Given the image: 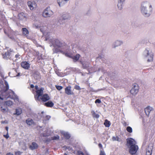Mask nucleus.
<instances>
[{
    "mask_svg": "<svg viewBox=\"0 0 155 155\" xmlns=\"http://www.w3.org/2000/svg\"><path fill=\"white\" fill-rule=\"evenodd\" d=\"M4 136L7 139L9 137V136L8 134H7L6 135H4Z\"/></svg>",
    "mask_w": 155,
    "mask_h": 155,
    "instance_id": "nucleus-43",
    "label": "nucleus"
},
{
    "mask_svg": "<svg viewBox=\"0 0 155 155\" xmlns=\"http://www.w3.org/2000/svg\"><path fill=\"white\" fill-rule=\"evenodd\" d=\"M4 1H5V0H3Z\"/></svg>",
    "mask_w": 155,
    "mask_h": 155,
    "instance_id": "nucleus-53",
    "label": "nucleus"
},
{
    "mask_svg": "<svg viewBox=\"0 0 155 155\" xmlns=\"http://www.w3.org/2000/svg\"><path fill=\"white\" fill-rule=\"evenodd\" d=\"M30 87L31 88H33L34 87V86L33 84H31L30 85Z\"/></svg>",
    "mask_w": 155,
    "mask_h": 155,
    "instance_id": "nucleus-46",
    "label": "nucleus"
},
{
    "mask_svg": "<svg viewBox=\"0 0 155 155\" xmlns=\"http://www.w3.org/2000/svg\"><path fill=\"white\" fill-rule=\"evenodd\" d=\"M126 130L127 131L130 133H131L132 132V128L128 126L127 127Z\"/></svg>",
    "mask_w": 155,
    "mask_h": 155,
    "instance_id": "nucleus-31",
    "label": "nucleus"
},
{
    "mask_svg": "<svg viewBox=\"0 0 155 155\" xmlns=\"http://www.w3.org/2000/svg\"><path fill=\"white\" fill-rule=\"evenodd\" d=\"M74 88L77 90H80L81 89L80 87L78 85H75L74 86Z\"/></svg>",
    "mask_w": 155,
    "mask_h": 155,
    "instance_id": "nucleus-34",
    "label": "nucleus"
},
{
    "mask_svg": "<svg viewBox=\"0 0 155 155\" xmlns=\"http://www.w3.org/2000/svg\"><path fill=\"white\" fill-rule=\"evenodd\" d=\"M133 87L130 91V92L131 94L133 95H135L138 92L139 89V87L138 85L137 84H134L133 85Z\"/></svg>",
    "mask_w": 155,
    "mask_h": 155,
    "instance_id": "nucleus-5",
    "label": "nucleus"
},
{
    "mask_svg": "<svg viewBox=\"0 0 155 155\" xmlns=\"http://www.w3.org/2000/svg\"><path fill=\"white\" fill-rule=\"evenodd\" d=\"M51 42L52 43L53 46L54 47L61 48L64 47V48H66L67 45L64 42H60L58 39H55L54 40H51Z\"/></svg>",
    "mask_w": 155,
    "mask_h": 155,
    "instance_id": "nucleus-3",
    "label": "nucleus"
},
{
    "mask_svg": "<svg viewBox=\"0 0 155 155\" xmlns=\"http://www.w3.org/2000/svg\"><path fill=\"white\" fill-rule=\"evenodd\" d=\"M65 55L66 56L73 59L74 62L78 61L80 57V55L79 54H77L74 56H72L71 54H70L69 53H66Z\"/></svg>",
    "mask_w": 155,
    "mask_h": 155,
    "instance_id": "nucleus-7",
    "label": "nucleus"
},
{
    "mask_svg": "<svg viewBox=\"0 0 155 155\" xmlns=\"http://www.w3.org/2000/svg\"><path fill=\"white\" fill-rule=\"evenodd\" d=\"M44 90V88L41 87L39 90L35 91L36 94L34 95V97L36 101H41L45 102L50 100V98L48 94H43Z\"/></svg>",
    "mask_w": 155,
    "mask_h": 155,
    "instance_id": "nucleus-1",
    "label": "nucleus"
},
{
    "mask_svg": "<svg viewBox=\"0 0 155 155\" xmlns=\"http://www.w3.org/2000/svg\"><path fill=\"white\" fill-rule=\"evenodd\" d=\"M35 89L36 90V91H37L38 90H39L40 89H38V86L37 85H35Z\"/></svg>",
    "mask_w": 155,
    "mask_h": 155,
    "instance_id": "nucleus-42",
    "label": "nucleus"
},
{
    "mask_svg": "<svg viewBox=\"0 0 155 155\" xmlns=\"http://www.w3.org/2000/svg\"><path fill=\"white\" fill-rule=\"evenodd\" d=\"M6 155H14L12 153H8L6 154Z\"/></svg>",
    "mask_w": 155,
    "mask_h": 155,
    "instance_id": "nucleus-45",
    "label": "nucleus"
},
{
    "mask_svg": "<svg viewBox=\"0 0 155 155\" xmlns=\"http://www.w3.org/2000/svg\"><path fill=\"white\" fill-rule=\"evenodd\" d=\"M98 146L101 148H102V145L100 143H99V144H98Z\"/></svg>",
    "mask_w": 155,
    "mask_h": 155,
    "instance_id": "nucleus-41",
    "label": "nucleus"
},
{
    "mask_svg": "<svg viewBox=\"0 0 155 155\" xmlns=\"http://www.w3.org/2000/svg\"><path fill=\"white\" fill-rule=\"evenodd\" d=\"M19 55L18 54H17L16 55H15V57L17 58H19Z\"/></svg>",
    "mask_w": 155,
    "mask_h": 155,
    "instance_id": "nucleus-44",
    "label": "nucleus"
},
{
    "mask_svg": "<svg viewBox=\"0 0 155 155\" xmlns=\"http://www.w3.org/2000/svg\"><path fill=\"white\" fill-rule=\"evenodd\" d=\"M68 0H57V2L60 6L63 5Z\"/></svg>",
    "mask_w": 155,
    "mask_h": 155,
    "instance_id": "nucleus-18",
    "label": "nucleus"
},
{
    "mask_svg": "<svg viewBox=\"0 0 155 155\" xmlns=\"http://www.w3.org/2000/svg\"><path fill=\"white\" fill-rule=\"evenodd\" d=\"M152 108L150 106H148L145 109V112L146 115L148 116Z\"/></svg>",
    "mask_w": 155,
    "mask_h": 155,
    "instance_id": "nucleus-14",
    "label": "nucleus"
},
{
    "mask_svg": "<svg viewBox=\"0 0 155 155\" xmlns=\"http://www.w3.org/2000/svg\"><path fill=\"white\" fill-rule=\"evenodd\" d=\"M5 86L4 87L3 89V91L4 92H5L8 90L9 86L7 82L6 81H5Z\"/></svg>",
    "mask_w": 155,
    "mask_h": 155,
    "instance_id": "nucleus-20",
    "label": "nucleus"
},
{
    "mask_svg": "<svg viewBox=\"0 0 155 155\" xmlns=\"http://www.w3.org/2000/svg\"><path fill=\"white\" fill-rule=\"evenodd\" d=\"M51 117L49 115H47L45 117L46 120H48Z\"/></svg>",
    "mask_w": 155,
    "mask_h": 155,
    "instance_id": "nucleus-40",
    "label": "nucleus"
},
{
    "mask_svg": "<svg viewBox=\"0 0 155 155\" xmlns=\"http://www.w3.org/2000/svg\"><path fill=\"white\" fill-rule=\"evenodd\" d=\"M18 19L20 20H23L27 19V15L26 14L23 12H20L18 15Z\"/></svg>",
    "mask_w": 155,
    "mask_h": 155,
    "instance_id": "nucleus-9",
    "label": "nucleus"
},
{
    "mask_svg": "<svg viewBox=\"0 0 155 155\" xmlns=\"http://www.w3.org/2000/svg\"><path fill=\"white\" fill-rule=\"evenodd\" d=\"M22 34L25 35H28L29 32L27 29L26 28H22L21 29Z\"/></svg>",
    "mask_w": 155,
    "mask_h": 155,
    "instance_id": "nucleus-19",
    "label": "nucleus"
},
{
    "mask_svg": "<svg viewBox=\"0 0 155 155\" xmlns=\"http://www.w3.org/2000/svg\"><path fill=\"white\" fill-rule=\"evenodd\" d=\"M63 135L64 137L66 139H68L71 137V136L70 134L67 132L64 133L63 134Z\"/></svg>",
    "mask_w": 155,
    "mask_h": 155,
    "instance_id": "nucleus-25",
    "label": "nucleus"
},
{
    "mask_svg": "<svg viewBox=\"0 0 155 155\" xmlns=\"http://www.w3.org/2000/svg\"><path fill=\"white\" fill-rule=\"evenodd\" d=\"M83 155H84V154Z\"/></svg>",
    "mask_w": 155,
    "mask_h": 155,
    "instance_id": "nucleus-54",
    "label": "nucleus"
},
{
    "mask_svg": "<svg viewBox=\"0 0 155 155\" xmlns=\"http://www.w3.org/2000/svg\"><path fill=\"white\" fill-rule=\"evenodd\" d=\"M99 155H106V154L104 151L101 150Z\"/></svg>",
    "mask_w": 155,
    "mask_h": 155,
    "instance_id": "nucleus-38",
    "label": "nucleus"
},
{
    "mask_svg": "<svg viewBox=\"0 0 155 155\" xmlns=\"http://www.w3.org/2000/svg\"><path fill=\"white\" fill-rule=\"evenodd\" d=\"M123 125L125 126H126V125H128L127 124V123L126 122H124V123L123 124Z\"/></svg>",
    "mask_w": 155,
    "mask_h": 155,
    "instance_id": "nucleus-47",
    "label": "nucleus"
},
{
    "mask_svg": "<svg viewBox=\"0 0 155 155\" xmlns=\"http://www.w3.org/2000/svg\"><path fill=\"white\" fill-rule=\"evenodd\" d=\"M145 52L147 54V55L146 56L148 57L147 61L148 62H150L153 61V55L152 52L150 51V52H149V51L147 49H146L145 51Z\"/></svg>",
    "mask_w": 155,
    "mask_h": 155,
    "instance_id": "nucleus-6",
    "label": "nucleus"
},
{
    "mask_svg": "<svg viewBox=\"0 0 155 155\" xmlns=\"http://www.w3.org/2000/svg\"><path fill=\"white\" fill-rule=\"evenodd\" d=\"M38 145L35 142H33L29 146L30 149L31 150H34L38 148Z\"/></svg>",
    "mask_w": 155,
    "mask_h": 155,
    "instance_id": "nucleus-13",
    "label": "nucleus"
},
{
    "mask_svg": "<svg viewBox=\"0 0 155 155\" xmlns=\"http://www.w3.org/2000/svg\"><path fill=\"white\" fill-rule=\"evenodd\" d=\"M64 155H68L66 153H64Z\"/></svg>",
    "mask_w": 155,
    "mask_h": 155,
    "instance_id": "nucleus-51",
    "label": "nucleus"
},
{
    "mask_svg": "<svg viewBox=\"0 0 155 155\" xmlns=\"http://www.w3.org/2000/svg\"><path fill=\"white\" fill-rule=\"evenodd\" d=\"M21 153L22 152L20 151H17L15 153V155H20L21 154Z\"/></svg>",
    "mask_w": 155,
    "mask_h": 155,
    "instance_id": "nucleus-37",
    "label": "nucleus"
},
{
    "mask_svg": "<svg viewBox=\"0 0 155 155\" xmlns=\"http://www.w3.org/2000/svg\"><path fill=\"white\" fill-rule=\"evenodd\" d=\"M22 112V110L21 109H16L15 114L18 115H19L21 114Z\"/></svg>",
    "mask_w": 155,
    "mask_h": 155,
    "instance_id": "nucleus-26",
    "label": "nucleus"
},
{
    "mask_svg": "<svg viewBox=\"0 0 155 155\" xmlns=\"http://www.w3.org/2000/svg\"><path fill=\"white\" fill-rule=\"evenodd\" d=\"M95 103L96 104L97 103L100 104L101 103V101L99 99H97L95 100Z\"/></svg>",
    "mask_w": 155,
    "mask_h": 155,
    "instance_id": "nucleus-36",
    "label": "nucleus"
},
{
    "mask_svg": "<svg viewBox=\"0 0 155 155\" xmlns=\"http://www.w3.org/2000/svg\"><path fill=\"white\" fill-rule=\"evenodd\" d=\"M21 66L23 68L28 69L30 68V64L27 61H23L21 63Z\"/></svg>",
    "mask_w": 155,
    "mask_h": 155,
    "instance_id": "nucleus-12",
    "label": "nucleus"
},
{
    "mask_svg": "<svg viewBox=\"0 0 155 155\" xmlns=\"http://www.w3.org/2000/svg\"><path fill=\"white\" fill-rule=\"evenodd\" d=\"M5 104L7 105L10 106L12 105L13 102L9 100L5 101Z\"/></svg>",
    "mask_w": 155,
    "mask_h": 155,
    "instance_id": "nucleus-28",
    "label": "nucleus"
},
{
    "mask_svg": "<svg viewBox=\"0 0 155 155\" xmlns=\"http://www.w3.org/2000/svg\"><path fill=\"white\" fill-rule=\"evenodd\" d=\"M91 112L93 117L98 118L99 117V115L98 114H96L94 111L92 110Z\"/></svg>",
    "mask_w": 155,
    "mask_h": 155,
    "instance_id": "nucleus-24",
    "label": "nucleus"
},
{
    "mask_svg": "<svg viewBox=\"0 0 155 155\" xmlns=\"http://www.w3.org/2000/svg\"><path fill=\"white\" fill-rule=\"evenodd\" d=\"M54 105V104L51 101H49L45 104V106L47 107H51Z\"/></svg>",
    "mask_w": 155,
    "mask_h": 155,
    "instance_id": "nucleus-16",
    "label": "nucleus"
},
{
    "mask_svg": "<svg viewBox=\"0 0 155 155\" xmlns=\"http://www.w3.org/2000/svg\"><path fill=\"white\" fill-rule=\"evenodd\" d=\"M26 122L28 125L29 126L31 125L34 124L33 120L31 119H30L29 118L28 119L26 120Z\"/></svg>",
    "mask_w": 155,
    "mask_h": 155,
    "instance_id": "nucleus-17",
    "label": "nucleus"
},
{
    "mask_svg": "<svg viewBox=\"0 0 155 155\" xmlns=\"http://www.w3.org/2000/svg\"><path fill=\"white\" fill-rule=\"evenodd\" d=\"M142 12L144 15L147 14V11L146 10V8L145 7H143L141 8Z\"/></svg>",
    "mask_w": 155,
    "mask_h": 155,
    "instance_id": "nucleus-27",
    "label": "nucleus"
},
{
    "mask_svg": "<svg viewBox=\"0 0 155 155\" xmlns=\"http://www.w3.org/2000/svg\"><path fill=\"white\" fill-rule=\"evenodd\" d=\"M112 140L113 141L116 140L118 142H120L122 141L121 139L118 136H117L116 137H112Z\"/></svg>",
    "mask_w": 155,
    "mask_h": 155,
    "instance_id": "nucleus-22",
    "label": "nucleus"
},
{
    "mask_svg": "<svg viewBox=\"0 0 155 155\" xmlns=\"http://www.w3.org/2000/svg\"><path fill=\"white\" fill-rule=\"evenodd\" d=\"M71 86H69L65 88V93L66 94L68 95L74 94V92L71 90Z\"/></svg>",
    "mask_w": 155,
    "mask_h": 155,
    "instance_id": "nucleus-10",
    "label": "nucleus"
},
{
    "mask_svg": "<svg viewBox=\"0 0 155 155\" xmlns=\"http://www.w3.org/2000/svg\"><path fill=\"white\" fill-rule=\"evenodd\" d=\"M78 155H83L84 153L81 151L80 150H78L77 151Z\"/></svg>",
    "mask_w": 155,
    "mask_h": 155,
    "instance_id": "nucleus-35",
    "label": "nucleus"
},
{
    "mask_svg": "<svg viewBox=\"0 0 155 155\" xmlns=\"http://www.w3.org/2000/svg\"><path fill=\"white\" fill-rule=\"evenodd\" d=\"M59 136L58 135H57L56 136H54L51 137V140H58L59 139Z\"/></svg>",
    "mask_w": 155,
    "mask_h": 155,
    "instance_id": "nucleus-30",
    "label": "nucleus"
},
{
    "mask_svg": "<svg viewBox=\"0 0 155 155\" xmlns=\"http://www.w3.org/2000/svg\"><path fill=\"white\" fill-rule=\"evenodd\" d=\"M150 8H151V5H150Z\"/></svg>",
    "mask_w": 155,
    "mask_h": 155,
    "instance_id": "nucleus-52",
    "label": "nucleus"
},
{
    "mask_svg": "<svg viewBox=\"0 0 155 155\" xmlns=\"http://www.w3.org/2000/svg\"><path fill=\"white\" fill-rule=\"evenodd\" d=\"M8 47H5V49H8Z\"/></svg>",
    "mask_w": 155,
    "mask_h": 155,
    "instance_id": "nucleus-50",
    "label": "nucleus"
},
{
    "mask_svg": "<svg viewBox=\"0 0 155 155\" xmlns=\"http://www.w3.org/2000/svg\"><path fill=\"white\" fill-rule=\"evenodd\" d=\"M124 1L125 0H119L118 2L117 6L119 9H121L122 8V4Z\"/></svg>",
    "mask_w": 155,
    "mask_h": 155,
    "instance_id": "nucleus-21",
    "label": "nucleus"
},
{
    "mask_svg": "<svg viewBox=\"0 0 155 155\" xmlns=\"http://www.w3.org/2000/svg\"><path fill=\"white\" fill-rule=\"evenodd\" d=\"M56 87L58 90H60L63 88V87L61 86L56 85Z\"/></svg>",
    "mask_w": 155,
    "mask_h": 155,
    "instance_id": "nucleus-33",
    "label": "nucleus"
},
{
    "mask_svg": "<svg viewBox=\"0 0 155 155\" xmlns=\"http://www.w3.org/2000/svg\"><path fill=\"white\" fill-rule=\"evenodd\" d=\"M127 143L130 146L129 153L131 154H135L138 148V146L136 145V142L131 138L127 139Z\"/></svg>",
    "mask_w": 155,
    "mask_h": 155,
    "instance_id": "nucleus-2",
    "label": "nucleus"
},
{
    "mask_svg": "<svg viewBox=\"0 0 155 155\" xmlns=\"http://www.w3.org/2000/svg\"><path fill=\"white\" fill-rule=\"evenodd\" d=\"M12 35H9L8 36V37L9 38L11 39L12 40H13L14 41H15V38L14 36H16V35H15V34L14 33V32L13 33H12Z\"/></svg>",
    "mask_w": 155,
    "mask_h": 155,
    "instance_id": "nucleus-29",
    "label": "nucleus"
},
{
    "mask_svg": "<svg viewBox=\"0 0 155 155\" xmlns=\"http://www.w3.org/2000/svg\"><path fill=\"white\" fill-rule=\"evenodd\" d=\"M5 129H6V130L7 131H8V127H5Z\"/></svg>",
    "mask_w": 155,
    "mask_h": 155,
    "instance_id": "nucleus-48",
    "label": "nucleus"
},
{
    "mask_svg": "<svg viewBox=\"0 0 155 155\" xmlns=\"http://www.w3.org/2000/svg\"><path fill=\"white\" fill-rule=\"evenodd\" d=\"M69 17V15L68 14L63 15L62 16V19L63 20H65L68 19Z\"/></svg>",
    "mask_w": 155,
    "mask_h": 155,
    "instance_id": "nucleus-32",
    "label": "nucleus"
},
{
    "mask_svg": "<svg viewBox=\"0 0 155 155\" xmlns=\"http://www.w3.org/2000/svg\"><path fill=\"white\" fill-rule=\"evenodd\" d=\"M152 148L148 146L146 149V155H151L152 153Z\"/></svg>",
    "mask_w": 155,
    "mask_h": 155,
    "instance_id": "nucleus-15",
    "label": "nucleus"
},
{
    "mask_svg": "<svg viewBox=\"0 0 155 155\" xmlns=\"http://www.w3.org/2000/svg\"><path fill=\"white\" fill-rule=\"evenodd\" d=\"M19 74H20L19 73H18V74L17 75V76H19Z\"/></svg>",
    "mask_w": 155,
    "mask_h": 155,
    "instance_id": "nucleus-49",
    "label": "nucleus"
},
{
    "mask_svg": "<svg viewBox=\"0 0 155 155\" xmlns=\"http://www.w3.org/2000/svg\"><path fill=\"white\" fill-rule=\"evenodd\" d=\"M104 124L106 127H109L111 125V123L110 121L107 120H105Z\"/></svg>",
    "mask_w": 155,
    "mask_h": 155,
    "instance_id": "nucleus-23",
    "label": "nucleus"
},
{
    "mask_svg": "<svg viewBox=\"0 0 155 155\" xmlns=\"http://www.w3.org/2000/svg\"><path fill=\"white\" fill-rule=\"evenodd\" d=\"M1 111L3 112H5L6 111V109L3 108L2 107H1Z\"/></svg>",
    "mask_w": 155,
    "mask_h": 155,
    "instance_id": "nucleus-39",
    "label": "nucleus"
},
{
    "mask_svg": "<svg viewBox=\"0 0 155 155\" xmlns=\"http://www.w3.org/2000/svg\"><path fill=\"white\" fill-rule=\"evenodd\" d=\"M28 5L31 10H33L36 7V4L35 2L28 1Z\"/></svg>",
    "mask_w": 155,
    "mask_h": 155,
    "instance_id": "nucleus-11",
    "label": "nucleus"
},
{
    "mask_svg": "<svg viewBox=\"0 0 155 155\" xmlns=\"http://www.w3.org/2000/svg\"><path fill=\"white\" fill-rule=\"evenodd\" d=\"M13 51V50L12 49H10L8 50L6 52L4 53H2V55L3 58L7 59L11 55V53Z\"/></svg>",
    "mask_w": 155,
    "mask_h": 155,
    "instance_id": "nucleus-8",
    "label": "nucleus"
},
{
    "mask_svg": "<svg viewBox=\"0 0 155 155\" xmlns=\"http://www.w3.org/2000/svg\"><path fill=\"white\" fill-rule=\"evenodd\" d=\"M53 14V12L50 10V8L48 7L44 10L43 15L45 17H50Z\"/></svg>",
    "mask_w": 155,
    "mask_h": 155,
    "instance_id": "nucleus-4",
    "label": "nucleus"
}]
</instances>
